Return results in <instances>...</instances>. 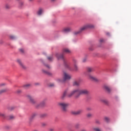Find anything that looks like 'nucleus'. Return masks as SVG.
<instances>
[{"instance_id": "f257e3e1", "label": "nucleus", "mask_w": 131, "mask_h": 131, "mask_svg": "<svg viewBox=\"0 0 131 131\" xmlns=\"http://www.w3.org/2000/svg\"><path fill=\"white\" fill-rule=\"evenodd\" d=\"M90 92L86 89L80 90V89H75L72 91L70 93L68 94L67 96L68 98H72L75 95V98L77 99L79 98L80 95H89Z\"/></svg>"}, {"instance_id": "f03ea898", "label": "nucleus", "mask_w": 131, "mask_h": 131, "mask_svg": "<svg viewBox=\"0 0 131 131\" xmlns=\"http://www.w3.org/2000/svg\"><path fill=\"white\" fill-rule=\"evenodd\" d=\"M71 51L69 50V49L63 48L62 51V54H59V53L56 54V58L58 59V60H60V59L62 60L67 68H70V66L69 65V63L66 62V60H65V57L64 56V55H65V54H71Z\"/></svg>"}, {"instance_id": "7ed1b4c3", "label": "nucleus", "mask_w": 131, "mask_h": 131, "mask_svg": "<svg viewBox=\"0 0 131 131\" xmlns=\"http://www.w3.org/2000/svg\"><path fill=\"white\" fill-rule=\"evenodd\" d=\"M27 98L29 100L30 103L34 105L35 108L37 109H40V108H43L46 106V100H43L40 103H36V101L34 100L33 97L30 95H27Z\"/></svg>"}, {"instance_id": "20e7f679", "label": "nucleus", "mask_w": 131, "mask_h": 131, "mask_svg": "<svg viewBox=\"0 0 131 131\" xmlns=\"http://www.w3.org/2000/svg\"><path fill=\"white\" fill-rule=\"evenodd\" d=\"M94 28H95V26H94V25L87 24L85 26H83L78 31L75 32L74 33L75 35H76L77 34H79L80 33H81L82 31H84V30H86V29H89V28L92 29Z\"/></svg>"}, {"instance_id": "39448f33", "label": "nucleus", "mask_w": 131, "mask_h": 131, "mask_svg": "<svg viewBox=\"0 0 131 131\" xmlns=\"http://www.w3.org/2000/svg\"><path fill=\"white\" fill-rule=\"evenodd\" d=\"M71 78V75L69 74L64 72L63 74V79H57V82H65L66 80H69Z\"/></svg>"}, {"instance_id": "423d86ee", "label": "nucleus", "mask_w": 131, "mask_h": 131, "mask_svg": "<svg viewBox=\"0 0 131 131\" xmlns=\"http://www.w3.org/2000/svg\"><path fill=\"white\" fill-rule=\"evenodd\" d=\"M58 106L61 107L63 112H67V107L69 106V103L66 102H59L58 103Z\"/></svg>"}, {"instance_id": "0eeeda50", "label": "nucleus", "mask_w": 131, "mask_h": 131, "mask_svg": "<svg viewBox=\"0 0 131 131\" xmlns=\"http://www.w3.org/2000/svg\"><path fill=\"white\" fill-rule=\"evenodd\" d=\"M16 62L18 63V65H19L21 69H24V70H26V69H27V67H26V66H25V64H24V63H23V62H22L21 60L17 59L16 60Z\"/></svg>"}, {"instance_id": "6e6552de", "label": "nucleus", "mask_w": 131, "mask_h": 131, "mask_svg": "<svg viewBox=\"0 0 131 131\" xmlns=\"http://www.w3.org/2000/svg\"><path fill=\"white\" fill-rule=\"evenodd\" d=\"M88 78L90 79V80H92V81H98V79L92 75H89Z\"/></svg>"}, {"instance_id": "1a4fd4ad", "label": "nucleus", "mask_w": 131, "mask_h": 131, "mask_svg": "<svg viewBox=\"0 0 131 131\" xmlns=\"http://www.w3.org/2000/svg\"><path fill=\"white\" fill-rule=\"evenodd\" d=\"M73 63H74V69L75 71H77V70H78V67H77V60L74 59Z\"/></svg>"}, {"instance_id": "9d476101", "label": "nucleus", "mask_w": 131, "mask_h": 131, "mask_svg": "<svg viewBox=\"0 0 131 131\" xmlns=\"http://www.w3.org/2000/svg\"><path fill=\"white\" fill-rule=\"evenodd\" d=\"M81 113H82V110H79L73 112V114H74V115H79V114H81Z\"/></svg>"}, {"instance_id": "9b49d317", "label": "nucleus", "mask_w": 131, "mask_h": 131, "mask_svg": "<svg viewBox=\"0 0 131 131\" xmlns=\"http://www.w3.org/2000/svg\"><path fill=\"white\" fill-rule=\"evenodd\" d=\"M104 89L108 93H111V89H110V87H109V86H108V85H104Z\"/></svg>"}, {"instance_id": "f8f14e48", "label": "nucleus", "mask_w": 131, "mask_h": 131, "mask_svg": "<svg viewBox=\"0 0 131 131\" xmlns=\"http://www.w3.org/2000/svg\"><path fill=\"white\" fill-rule=\"evenodd\" d=\"M71 28H65L62 29V32L66 33V32H69L70 31H71Z\"/></svg>"}, {"instance_id": "ddd939ff", "label": "nucleus", "mask_w": 131, "mask_h": 131, "mask_svg": "<svg viewBox=\"0 0 131 131\" xmlns=\"http://www.w3.org/2000/svg\"><path fill=\"white\" fill-rule=\"evenodd\" d=\"M66 95H67V91H66L63 92V93L61 95L60 98L61 100H64L65 99V97H66Z\"/></svg>"}, {"instance_id": "4468645a", "label": "nucleus", "mask_w": 131, "mask_h": 131, "mask_svg": "<svg viewBox=\"0 0 131 131\" xmlns=\"http://www.w3.org/2000/svg\"><path fill=\"white\" fill-rule=\"evenodd\" d=\"M42 12H43V9H42V8H39L37 12V14L38 15V16H40V15L42 14Z\"/></svg>"}, {"instance_id": "2eb2a0df", "label": "nucleus", "mask_w": 131, "mask_h": 131, "mask_svg": "<svg viewBox=\"0 0 131 131\" xmlns=\"http://www.w3.org/2000/svg\"><path fill=\"white\" fill-rule=\"evenodd\" d=\"M87 72H89V73H91V72H93L94 71V68L92 67H88L86 68Z\"/></svg>"}, {"instance_id": "dca6fc26", "label": "nucleus", "mask_w": 131, "mask_h": 131, "mask_svg": "<svg viewBox=\"0 0 131 131\" xmlns=\"http://www.w3.org/2000/svg\"><path fill=\"white\" fill-rule=\"evenodd\" d=\"M42 72L44 73V74H47V75H52V73L50 72H48V71H46L44 69L42 70Z\"/></svg>"}, {"instance_id": "f3484780", "label": "nucleus", "mask_w": 131, "mask_h": 131, "mask_svg": "<svg viewBox=\"0 0 131 131\" xmlns=\"http://www.w3.org/2000/svg\"><path fill=\"white\" fill-rule=\"evenodd\" d=\"M73 85L78 86V85H79L80 84V81H75L73 83Z\"/></svg>"}, {"instance_id": "a211bd4d", "label": "nucleus", "mask_w": 131, "mask_h": 131, "mask_svg": "<svg viewBox=\"0 0 131 131\" xmlns=\"http://www.w3.org/2000/svg\"><path fill=\"white\" fill-rule=\"evenodd\" d=\"M101 102L105 105H108L109 104V101L106 99H101Z\"/></svg>"}, {"instance_id": "6ab92c4d", "label": "nucleus", "mask_w": 131, "mask_h": 131, "mask_svg": "<svg viewBox=\"0 0 131 131\" xmlns=\"http://www.w3.org/2000/svg\"><path fill=\"white\" fill-rule=\"evenodd\" d=\"M24 6V2L22 1L19 2L18 4L19 8H20V9H21V8H23Z\"/></svg>"}, {"instance_id": "aec40b11", "label": "nucleus", "mask_w": 131, "mask_h": 131, "mask_svg": "<svg viewBox=\"0 0 131 131\" xmlns=\"http://www.w3.org/2000/svg\"><path fill=\"white\" fill-rule=\"evenodd\" d=\"M30 86H31V84H30V83L26 84L24 85V86H23L24 89H29V88H30Z\"/></svg>"}, {"instance_id": "412c9836", "label": "nucleus", "mask_w": 131, "mask_h": 131, "mask_svg": "<svg viewBox=\"0 0 131 131\" xmlns=\"http://www.w3.org/2000/svg\"><path fill=\"white\" fill-rule=\"evenodd\" d=\"M37 115V114L36 113H33L31 117H30V120H32L34 117H35Z\"/></svg>"}, {"instance_id": "4be33fe9", "label": "nucleus", "mask_w": 131, "mask_h": 131, "mask_svg": "<svg viewBox=\"0 0 131 131\" xmlns=\"http://www.w3.org/2000/svg\"><path fill=\"white\" fill-rule=\"evenodd\" d=\"M48 116V115L47 114H42L40 115V118H45Z\"/></svg>"}, {"instance_id": "5701e85b", "label": "nucleus", "mask_w": 131, "mask_h": 131, "mask_svg": "<svg viewBox=\"0 0 131 131\" xmlns=\"http://www.w3.org/2000/svg\"><path fill=\"white\" fill-rule=\"evenodd\" d=\"M88 118H92L93 117V115L91 113H89L86 115Z\"/></svg>"}, {"instance_id": "b1692460", "label": "nucleus", "mask_w": 131, "mask_h": 131, "mask_svg": "<svg viewBox=\"0 0 131 131\" xmlns=\"http://www.w3.org/2000/svg\"><path fill=\"white\" fill-rule=\"evenodd\" d=\"M9 37L11 39H15L16 38V37L13 35H10Z\"/></svg>"}, {"instance_id": "393cba45", "label": "nucleus", "mask_w": 131, "mask_h": 131, "mask_svg": "<svg viewBox=\"0 0 131 131\" xmlns=\"http://www.w3.org/2000/svg\"><path fill=\"white\" fill-rule=\"evenodd\" d=\"M5 92H7L6 89H3L0 91V94H3V93H5Z\"/></svg>"}, {"instance_id": "a878e982", "label": "nucleus", "mask_w": 131, "mask_h": 131, "mask_svg": "<svg viewBox=\"0 0 131 131\" xmlns=\"http://www.w3.org/2000/svg\"><path fill=\"white\" fill-rule=\"evenodd\" d=\"M10 5H9V4H6L5 5V9H10Z\"/></svg>"}, {"instance_id": "bb28decb", "label": "nucleus", "mask_w": 131, "mask_h": 131, "mask_svg": "<svg viewBox=\"0 0 131 131\" xmlns=\"http://www.w3.org/2000/svg\"><path fill=\"white\" fill-rule=\"evenodd\" d=\"M48 59L49 60V61H53L52 56L48 57Z\"/></svg>"}, {"instance_id": "cd10ccee", "label": "nucleus", "mask_w": 131, "mask_h": 131, "mask_svg": "<svg viewBox=\"0 0 131 131\" xmlns=\"http://www.w3.org/2000/svg\"><path fill=\"white\" fill-rule=\"evenodd\" d=\"M75 126L76 128H79L80 125L79 124H76Z\"/></svg>"}, {"instance_id": "c85d7f7f", "label": "nucleus", "mask_w": 131, "mask_h": 131, "mask_svg": "<svg viewBox=\"0 0 131 131\" xmlns=\"http://www.w3.org/2000/svg\"><path fill=\"white\" fill-rule=\"evenodd\" d=\"M93 130L94 131H101V130H100V129L99 128H94Z\"/></svg>"}, {"instance_id": "c756f323", "label": "nucleus", "mask_w": 131, "mask_h": 131, "mask_svg": "<svg viewBox=\"0 0 131 131\" xmlns=\"http://www.w3.org/2000/svg\"><path fill=\"white\" fill-rule=\"evenodd\" d=\"M49 86H50V88H53V86H55V84H54V83H50V84H49Z\"/></svg>"}, {"instance_id": "7c9ffc66", "label": "nucleus", "mask_w": 131, "mask_h": 131, "mask_svg": "<svg viewBox=\"0 0 131 131\" xmlns=\"http://www.w3.org/2000/svg\"><path fill=\"white\" fill-rule=\"evenodd\" d=\"M41 126H42L43 127H45V126H47V124L46 123H42Z\"/></svg>"}, {"instance_id": "2f4dec72", "label": "nucleus", "mask_w": 131, "mask_h": 131, "mask_svg": "<svg viewBox=\"0 0 131 131\" xmlns=\"http://www.w3.org/2000/svg\"><path fill=\"white\" fill-rule=\"evenodd\" d=\"M45 66L46 67H47V68H48V69H50L51 66H50V65H49V64H45Z\"/></svg>"}, {"instance_id": "473e14b6", "label": "nucleus", "mask_w": 131, "mask_h": 131, "mask_svg": "<svg viewBox=\"0 0 131 131\" xmlns=\"http://www.w3.org/2000/svg\"><path fill=\"white\" fill-rule=\"evenodd\" d=\"M104 120H105V121H106V122H108V121H109V118L105 117L104 118Z\"/></svg>"}, {"instance_id": "72a5a7b5", "label": "nucleus", "mask_w": 131, "mask_h": 131, "mask_svg": "<svg viewBox=\"0 0 131 131\" xmlns=\"http://www.w3.org/2000/svg\"><path fill=\"white\" fill-rule=\"evenodd\" d=\"M21 93H22V91L21 90L16 91V94H21Z\"/></svg>"}, {"instance_id": "f704fd0d", "label": "nucleus", "mask_w": 131, "mask_h": 131, "mask_svg": "<svg viewBox=\"0 0 131 131\" xmlns=\"http://www.w3.org/2000/svg\"><path fill=\"white\" fill-rule=\"evenodd\" d=\"M14 117L13 115H11L9 116V119H14Z\"/></svg>"}, {"instance_id": "c9c22d12", "label": "nucleus", "mask_w": 131, "mask_h": 131, "mask_svg": "<svg viewBox=\"0 0 131 131\" xmlns=\"http://www.w3.org/2000/svg\"><path fill=\"white\" fill-rule=\"evenodd\" d=\"M83 63H84L85 62H86V58L85 57L82 59Z\"/></svg>"}, {"instance_id": "e433bc0d", "label": "nucleus", "mask_w": 131, "mask_h": 131, "mask_svg": "<svg viewBox=\"0 0 131 131\" xmlns=\"http://www.w3.org/2000/svg\"><path fill=\"white\" fill-rule=\"evenodd\" d=\"M0 116H2V117H6V115L4 114H2L0 113Z\"/></svg>"}, {"instance_id": "4c0bfd02", "label": "nucleus", "mask_w": 131, "mask_h": 131, "mask_svg": "<svg viewBox=\"0 0 131 131\" xmlns=\"http://www.w3.org/2000/svg\"><path fill=\"white\" fill-rule=\"evenodd\" d=\"M95 122H96V123L99 124V123H100V121H99L98 120H96Z\"/></svg>"}, {"instance_id": "58836bf2", "label": "nucleus", "mask_w": 131, "mask_h": 131, "mask_svg": "<svg viewBox=\"0 0 131 131\" xmlns=\"http://www.w3.org/2000/svg\"><path fill=\"white\" fill-rule=\"evenodd\" d=\"M19 51L21 53H24V50L22 49H19Z\"/></svg>"}, {"instance_id": "ea45409f", "label": "nucleus", "mask_w": 131, "mask_h": 131, "mask_svg": "<svg viewBox=\"0 0 131 131\" xmlns=\"http://www.w3.org/2000/svg\"><path fill=\"white\" fill-rule=\"evenodd\" d=\"M104 41V39H100V42H103Z\"/></svg>"}, {"instance_id": "a19ab883", "label": "nucleus", "mask_w": 131, "mask_h": 131, "mask_svg": "<svg viewBox=\"0 0 131 131\" xmlns=\"http://www.w3.org/2000/svg\"><path fill=\"white\" fill-rule=\"evenodd\" d=\"M50 131H54V128H50L49 129Z\"/></svg>"}, {"instance_id": "79ce46f5", "label": "nucleus", "mask_w": 131, "mask_h": 131, "mask_svg": "<svg viewBox=\"0 0 131 131\" xmlns=\"http://www.w3.org/2000/svg\"><path fill=\"white\" fill-rule=\"evenodd\" d=\"M35 84V85H39V83H36Z\"/></svg>"}, {"instance_id": "37998d69", "label": "nucleus", "mask_w": 131, "mask_h": 131, "mask_svg": "<svg viewBox=\"0 0 131 131\" xmlns=\"http://www.w3.org/2000/svg\"><path fill=\"white\" fill-rule=\"evenodd\" d=\"M34 0H29V2H33Z\"/></svg>"}, {"instance_id": "c03bdc74", "label": "nucleus", "mask_w": 131, "mask_h": 131, "mask_svg": "<svg viewBox=\"0 0 131 131\" xmlns=\"http://www.w3.org/2000/svg\"><path fill=\"white\" fill-rule=\"evenodd\" d=\"M5 84L3 83V84H1V85H4Z\"/></svg>"}, {"instance_id": "a18cd8bd", "label": "nucleus", "mask_w": 131, "mask_h": 131, "mask_svg": "<svg viewBox=\"0 0 131 131\" xmlns=\"http://www.w3.org/2000/svg\"><path fill=\"white\" fill-rule=\"evenodd\" d=\"M52 2H55V0H51Z\"/></svg>"}, {"instance_id": "49530a36", "label": "nucleus", "mask_w": 131, "mask_h": 131, "mask_svg": "<svg viewBox=\"0 0 131 131\" xmlns=\"http://www.w3.org/2000/svg\"><path fill=\"white\" fill-rule=\"evenodd\" d=\"M106 34H107V35H109V33H107Z\"/></svg>"}, {"instance_id": "de8ad7c7", "label": "nucleus", "mask_w": 131, "mask_h": 131, "mask_svg": "<svg viewBox=\"0 0 131 131\" xmlns=\"http://www.w3.org/2000/svg\"><path fill=\"white\" fill-rule=\"evenodd\" d=\"M16 1H19V0H16Z\"/></svg>"}]
</instances>
